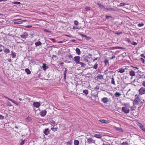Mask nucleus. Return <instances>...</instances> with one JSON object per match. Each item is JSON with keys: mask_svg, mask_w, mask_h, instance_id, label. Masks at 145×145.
I'll return each mask as SVG.
<instances>
[{"mask_svg": "<svg viewBox=\"0 0 145 145\" xmlns=\"http://www.w3.org/2000/svg\"><path fill=\"white\" fill-rule=\"evenodd\" d=\"M28 51H30L31 50H34V48L33 47H31L30 46L28 47Z\"/></svg>", "mask_w": 145, "mask_h": 145, "instance_id": "33", "label": "nucleus"}, {"mask_svg": "<svg viewBox=\"0 0 145 145\" xmlns=\"http://www.w3.org/2000/svg\"><path fill=\"white\" fill-rule=\"evenodd\" d=\"M144 25V24L143 23H140L138 24V27H140L143 26V25Z\"/></svg>", "mask_w": 145, "mask_h": 145, "instance_id": "42", "label": "nucleus"}, {"mask_svg": "<svg viewBox=\"0 0 145 145\" xmlns=\"http://www.w3.org/2000/svg\"><path fill=\"white\" fill-rule=\"evenodd\" d=\"M42 67L44 70H46L48 68V67L46 65L45 63H43Z\"/></svg>", "mask_w": 145, "mask_h": 145, "instance_id": "19", "label": "nucleus"}, {"mask_svg": "<svg viewBox=\"0 0 145 145\" xmlns=\"http://www.w3.org/2000/svg\"><path fill=\"white\" fill-rule=\"evenodd\" d=\"M26 21L25 20H22L20 21H16L14 22V24H20L23 22H25Z\"/></svg>", "mask_w": 145, "mask_h": 145, "instance_id": "14", "label": "nucleus"}, {"mask_svg": "<svg viewBox=\"0 0 145 145\" xmlns=\"http://www.w3.org/2000/svg\"><path fill=\"white\" fill-rule=\"evenodd\" d=\"M50 123L52 125H55L56 124L55 121L53 120H52L50 121Z\"/></svg>", "mask_w": 145, "mask_h": 145, "instance_id": "29", "label": "nucleus"}, {"mask_svg": "<svg viewBox=\"0 0 145 145\" xmlns=\"http://www.w3.org/2000/svg\"><path fill=\"white\" fill-rule=\"evenodd\" d=\"M72 142L70 141L69 142H67V144L68 145H71L72 144Z\"/></svg>", "mask_w": 145, "mask_h": 145, "instance_id": "46", "label": "nucleus"}, {"mask_svg": "<svg viewBox=\"0 0 145 145\" xmlns=\"http://www.w3.org/2000/svg\"><path fill=\"white\" fill-rule=\"evenodd\" d=\"M74 24L76 25H78V22L76 20H75L74 22Z\"/></svg>", "mask_w": 145, "mask_h": 145, "instance_id": "41", "label": "nucleus"}, {"mask_svg": "<svg viewBox=\"0 0 145 145\" xmlns=\"http://www.w3.org/2000/svg\"><path fill=\"white\" fill-rule=\"evenodd\" d=\"M68 57L69 58H72V56L71 55H70L68 56Z\"/></svg>", "mask_w": 145, "mask_h": 145, "instance_id": "59", "label": "nucleus"}, {"mask_svg": "<svg viewBox=\"0 0 145 145\" xmlns=\"http://www.w3.org/2000/svg\"><path fill=\"white\" fill-rule=\"evenodd\" d=\"M140 56L143 57L145 59V56H144L143 54H141L140 55Z\"/></svg>", "mask_w": 145, "mask_h": 145, "instance_id": "60", "label": "nucleus"}, {"mask_svg": "<svg viewBox=\"0 0 145 145\" xmlns=\"http://www.w3.org/2000/svg\"><path fill=\"white\" fill-rule=\"evenodd\" d=\"M47 113V111L46 110H42L41 111L40 113L39 114L40 116L42 117H44V116Z\"/></svg>", "mask_w": 145, "mask_h": 145, "instance_id": "8", "label": "nucleus"}, {"mask_svg": "<svg viewBox=\"0 0 145 145\" xmlns=\"http://www.w3.org/2000/svg\"><path fill=\"white\" fill-rule=\"evenodd\" d=\"M42 44V43L40 41H39L38 42H36L35 43V44L36 47H37L38 46H40Z\"/></svg>", "mask_w": 145, "mask_h": 145, "instance_id": "21", "label": "nucleus"}, {"mask_svg": "<svg viewBox=\"0 0 145 145\" xmlns=\"http://www.w3.org/2000/svg\"><path fill=\"white\" fill-rule=\"evenodd\" d=\"M121 145H127V142H123L121 144Z\"/></svg>", "mask_w": 145, "mask_h": 145, "instance_id": "53", "label": "nucleus"}, {"mask_svg": "<svg viewBox=\"0 0 145 145\" xmlns=\"http://www.w3.org/2000/svg\"><path fill=\"white\" fill-rule=\"evenodd\" d=\"M139 93L140 95H143L145 94V88H141L138 90Z\"/></svg>", "mask_w": 145, "mask_h": 145, "instance_id": "5", "label": "nucleus"}, {"mask_svg": "<svg viewBox=\"0 0 145 145\" xmlns=\"http://www.w3.org/2000/svg\"><path fill=\"white\" fill-rule=\"evenodd\" d=\"M142 84L143 86L144 87H145V81H143V82Z\"/></svg>", "mask_w": 145, "mask_h": 145, "instance_id": "61", "label": "nucleus"}, {"mask_svg": "<svg viewBox=\"0 0 145 145\" xmlns=\"http://www.w3.org/2000/svg\"><path fill=\"white\" fill-rule=\"evenodd\" d=\"M122 33H119L118 32H117L116 33V34L118 35H120Z\"/></svg>", "mask_w": 145, "mask_h": 145, "instance_id": "62", "label": "nucleus"}, {"mask_svg": "<svg viewBox=\"0 0 145 145\" xmlns=\"http://www.w3.org/2000/svg\"><path fill=\"white\" fill-rule=\"evenodd\" d=\"M137 124L140 128L145 133V127L142 124L138 122H136Z\"/></svg>", "mask_w": 145, "mask_h": 145, "instance_id": "3", "label": "nucleus"}, {"mask_svg": "<svg viewBox=\"0 0 145 145\" xmlns=\"http://www.w3.org/2000/svg\"><path fill=\"white\" fill-rule=\"evenodd\" d=\"M50 39L51 40V41H52L53 42H56L55 40L53 38H50Z\"/></svg>", "mask_w": 145, "mask_h": 145, "instance_id": "49", "label": "nucleus"}, {"mask_svg": "<svg viewBox=\"0 0 145 145\" xmlns=\"http://www.w3.org/2000/svg\"><path fill=\"white\" fill-rule=\"evenodd\" d=\"M25 27L26 28H31L32 27V25H29L25 26Z\"/></svg>", "mask_w": 145, "mask_h": 145, "instance_id": "44", "label": "nucleus"}, {"mask_svg": "<svg viewBox=\"0 0 145 145\" xmlns=\"http://www.w3.org/2000/svg\"><path fill=\"white\" fill-rule=\"evenodd\" d=\"M98 65V64L96 63L94 65L93 67V69H97V68Z\"/></svg>", "mask_w": 145, "mask_h": 145, "instance_id": "36", "label": "nucleus"}, {"mask_svg": "<svg viewBox=\"0 0 145 145\" xmlns=\"http://www.w3.org/2000/svg\"><path fill=\"white\" fill-rule=\"evenodd\" d=\"M110 18H111V17L110 16H106V18L107 19H109Z\"/></svg>", "mask_w": 145, "mask_h": 145, "instance_id": "57", "label": "nucleus"}, {"mask_svg": "<svg viewBox=\"0 0 145 145\" xmlns=\"http://www.w3.org/2000/svg\"><path fill=\"white\" fill-rule=\"evenodd\" d=\"M7 60L8 62H10L11 61V59H7Z\"/></svg>", "mask_w": 145, "mask_h": 145, "instance_id": "63", "label": "nucleus"}, {"mask_svg": "<svg viewBox=\"0 0 145 145\" xmlns=\"http://www.w3.org/2000/svg\"><path fill=\"white\" fill-rule=\"evenodd\" d=\"M74 145H78L79 144V141L77 140H74Z\"/></svg>", "mask_w": 145, "mask_h": 145, "instance_id": "25", "label": "nucleus"}, {"mask_svg": "<svg viewBox=\"0 0 145 145\" xmlns=\"http://www.w3.org/2000/svg\"><path fill=\"white\" fill-rule=\"evenodd\" d=\"M85 9L86 11H88L90 10L89 7H86L85 8Z\"/></svg>", "mask_w": 145, "mask_h": 145, "instance_id": "52", "label": "nucleus"}, {"mask_svg": "<svg viewBox=\"0 0 145 145\" xmlns=\"http://www.w3.org/2000/svg\"><path fill=\"white\" fill-rule=\"evenodd\" d=\"M51 130H52L54 132H55L57 131V127H55V128L52 127L51 128Z\"/></svg>", "mask_w": 145, "mask_h": 145, "instance_id": "35", "label": "nucleus"}, {"mask_svg": "<svg viewBox=\"0 0 145 145\" xmlns=\"http://www.w3.org/2000/svg\"><path fill=\"white\" fill-rule=\"evenodd\" d=\"M75 51L76 54L78 55H80V50L79 48H76L75 50Z\"/></svg>", "mask_w": 145, "mask_h": 145, "instance_id": "20", "label": "nucleus"}, {"mask_svg": "<svg viewBox=\"0 0 145 145\" xmlns=\"http://www.w3.org/2000/svg\"><path fill=\"white\" fill-rule=\"evenodd\" d=\"M50 130L48 128L45 129L43 133L46 135H47L50 133Z\"/></svg>", "mask_w": 145, "mask_h": 145, "instance_id": "9", "label": "nucleus"}, {"mask_svg": "<svg viewBox=\"0 0 145 145\" xmlns=\"http://www.w3.org/2000/svg\"><path fill=\"white\" fill-rule=\"evenodd\" d=\"M12 3L14 5H19L21 3L20 2L18 1H14Z\"/></svg>", "mask_w": 145, "mask_h": 145, "instance_id": "38", "label": "nucleus"}, {"mask_svg": "<svg viewBox=\"0 0 145 145\" xmlns=\"http://www.w3.org/2000/svg\"><path fill=\"white\" fill-rule=\"evenodd\" d=\"M97 5L100 8H101V9H103L104 10H105V7L103 5H102L99 3H97Z\"/></svg>", "mask_w": 145, "mask_h": 145, "instance_id": "16", "label": "nucleus"}, {"mask_svg": "<svg viewBox=\"0 0 145 145\" xmlns=\"http://www.w3.org/2000/svg\"><path fill=\"white\" fill-rule=\"evenodd\" d=\"M140 60H141V61L143 63H144V62H145V60L143 58H140Z\"/></svg>", "mask_w": 145, "mask_h": 145, "instance_id": "50", "label": "nucleus"}, {"mask_svg": "<svg viewBox=\"0 0 145 145\" xmlns=\"http://www.w3.org/2000/svg\"><path fill=\"white\" fill-rule=\"evenodd\" d=\"M101 101L104 103H106L108 102L109 100L107 97H104L102 99Z\"/></svg>", "mask_w": 145, "mask_h": 145, "instance_id": "13", "label": "nucleus"}, {"mask_svg": "<svg viewBox=\"0 0 145 145\" xmlns=\"http://www.w3.org/2000/svg\"><path fill=\"white\" fill-rule=\"evenodd\" d=\"M7 105L8 106H11V103H10V102H8V103H7Z\"/></svg>", "mask_w": 145, "mask_h": 145, "instance_id": "58", "label": "nucleus"}, {"mask_svg": "<svg viewBox=\"0 0 145 145\" xmlns=\"http://www.w3.org/2000/svg\"><path fill=\"white\" fill-rule=\"evenodd\" d=\"M44 30L45 32H48V33L50 32V31H48L46 29H45Z\"/></svg>", "mask_w": 145, "mask_h": 145, "instance_id": "64", "label": "nucleus"}, {"mask_svg": "<svg viewBox=\"0 0 145 145\" xmlns=\"http://www.w3.org/2000/svg\"><path fill=\"white\" fill-rule=\"evenodd\" d=\"M105 66H107L109 65V62L108 60L106 59L104 61Z\"/></svg>", "mask_w": 145, "mask_h": 145, "instance_id": "24", "label": "nucleus"}, {"mask_svg": "<svg viewBox=\"0 0 145 145\" xmlns=\"http://www.w3.org/2000/svg\"><path fill=\"white\" fill-rule=\"evenodd\" d=\"M4 47L3 45L0 44V52H1L3 49L4 50Z\"/></svg>", "mask_w": 145, "mask_h": 145, "instance_id": "31", "label": "nucleus"}, {"mask_svg": "<svg viewBox=\"0 0 145 145\" xmlns=\"http://www.w3.org/2000/svg\"><path fill=\"white\" fill-rule=\"evenodd\" d=\"M94 137H95L96 138H100V139H101L102 137V136L101 135L96 134H95L94 135Z\"/></svg>", "mask_w": 145, "mask_h": 145, "instance_id": "18", "label": "nucleus"}, {"mask_svg": "<svg viewBox=\"0 0 145 145\" xmlns=\"http://www.w3.org/2000/svg\"><path fill=\"white\" fill-rule=\"evenodd\" d=\"M126 5V4L123 3H121L120 4V6H125Z\"/></svg>", "mask_w": 145, "mask_h": 145, "instance_id": "40", "label": "nucleus"}, {"mask_svg": "<svg viewBox=\"0 0 145 145\" xmlns=\"http://www.w3.org/2000/svg\"><path fill=\"white\" fill-rule=\"evenodd\" d=\"M122 110L125 113H127V110L126 107H123L122 108Z\"/></svg>", "mask_w": 145, "mask_h": 145, "instance_id": "37", "label": "nucleus"}, {"mask_svg": "<svg viewBox=\"0 0 145 145\" xmlns=\"http://www.w3.org/2000/svg\"><path fill=\"white\" fill-rule=\"evenodd\" d=\"M131 44H132V45H136L137 44V43L133 41L131 43Z\"/></svg>", "mask_w": 145, "mask_h": 145, "instance_id": "45", "label": "nucleus"}, {"mask_svg": "<svg viewBox=\"0 0 145 145\" xmlns=\"http://www.w3.org/2000/svg\"><path fill=\"white\" fill-rule=\"evenodd\" d=\"M130 110L129 109H127V116L133 118V116H137L138 114V111H136L135 110L134 107H130Z\"/></svg>", "mask_w": 145, "mask_h": 145, "instance_id": "1", "label": "nucleus"}, {"mask_svg": "<svg viewBox=\"0 0 145 145\" xmlns=\"http://www.w3.org/2000/svg\"><path fill=\"white\" fill-rule=\"evenodd\" d=\"M25 71L27 73V74H31V72L30 70L28 68L25 69Z\"/></svg>", "mask_w": 145, "mask_h": 145, "instance_id": "27", "label": "nucleus"}, {"mask_svg": "<svg viewBox=\"0 0 145 145\" xmlns=\"http://www.w3.org/2000/svg\"><path fill=\"white\" fill-rule=\"evenodd\" d=\"M137 94L135 95V99L133 101V105L135 106H139L143 103L142 99Z\"/></svg>", "mask_w": 145, "mask_h": 145, "instance_id": "2", "label": "nucleus"}, {"mask_svg": "<svg viewBox=\"0 0 145 145\" xmlns=\"http://www.w3.org/2000/svg\"><path fill=\"white\" fill-rule=\"evenodd\" d=\"M5 98L6 99H8V100L10 101H11L13 103H14V104H16L17 105H18L17 104V103H16L14 100H12V99L9 98L8 97H5Z\"/></svg>", "mask_w": 145, "mask_h": 145, "instance_id": "15", "label": "nucleus"}, {"mask_svg": "<svg viewBox=\"0 0 145 145\" xmlns=\"http://www.w3.org/2000/svg\"><path fill=\"white\" fill-rule=\"evenodd\" d=\"M125 69L122 68H121L118 70V72L121 73H123L125 72Z\"/></svg>", "mask_w": 145, "mask_h": 145, "instance_id": "22", "label": "nucleus"}, {"mask_svg": "<svg viewBox=\"0 0 145 145\" xmlns=\"http://www.w3.org/2000/svg\"><path fill=\"white\" fill-rule=\"evenodd\" d=\"M4 116L0 114V120H3L4 119Z\"/></svg>", "mask_w": 145, "mask_h": 145, "instance_id": "48", "label": "nucleus"}, {"mask_svg": "<svg viewBox=\"0 0 145 145\" xmlns=\"http://www.w3.org/2000/svg\"><path fill=\"white\" fill-rule=\"evenodd\" d=\"M88 57H85L84 59V61L86 62H88Z\"/></svg>", "mask_w": 145, "mask_h": 145, "instance_id": "39", "label": "nucleus"}, {"mask_svg": "<svg viewBox=\"0 0 145 145\" xmlns=\"http://www.w3.org/2000/svg\"><path fill=\"white\" fill-rule=\"evenodd\" d=\"M78 64H80L81 66V67H84L85 64L82 62H80L78 63Z\"/></svg>", "mask_w": 145, "mask_h": 145, "instance_id": "34", "label": "nucleus"}, {"mask_svg": "<svg viewBox=\"0 0 145 145\" xmlns=\"http://www.w3.org/2000/svg\"><path fill=\"white\" fill-rule=\"evenodd\" d=\"M87 142L88 144H90L92 143H95V141L93 140L92 138H87Z\"/></svg>", "mask_w": 145, "mask_h": 145, "instance_id": "6", "label": "nucleus"}, {"mask_svg": "<svg viewBox=\"0 0 145 145\" xmlns=\"http://www.w3.org/2000/svg\"><path fill=\"white\" fill-rule=\"evenodd\" d=\"M21 20V19H20V18H18V19H14L13 20V21H18V20Z\"/></svg>", "mask_w": 145, "mask_h": 145, "instance_id": "54", "label": "nucleus"}, {"mask_svg": "<svg viewBox=\"0 0 145 145\" xmlns=\"http://www.w3.org/2000/svg\"><path fill=\"white\" fill-rule=\"evenodd\" d=\"M4 52L5 53H8L10 52V50L6 48L4 50Z\"/></svg>", "mask_w": 145, "mask_h": 145, "instance_id": "28", "label": "nucleus"}, {"mask_svg": "<svg viewBox=\"0 0 145 145\" xmlns=\"http://www.w3.org/2000/svg\"><path fill=\"white\" fill-rule=\"evenodd\" d=\"M11 54H10V55L12 56V57L13 58H14L16 56V53L13 51L11 52Z\"/></svg>", "mask_w": 145, "mask_h": 145, "instance_id": "17", "label": "nucleus"}, {"mask_svg": "<svg viewBox=\"0 0 145 145\" xmlns=\"http://www.w3.org/2000/svg\"><path fill=\"white\" fill-rule=\"evenodd\" d=\"M80 35L83 38H85L86 37V35H83L82 34H80Z\"/></svg>", "mask_w": 145, "mask_h": 145, "instance_id": "56", "label": "nucleus"}, {"mask_svg": "<svg viewBox=\"0 0 145 145\" xmlns=\"http://www.w3.org/2000/svg\"><path fill=\"white\" fill-rule=\"evenodd\" d=\"M83 93L86 95H87L88 93V90H84L83 91Z\"/></svg>", "mask_w": 145, "mask_h": 145, "instance_id": "32", "label": "nucleus"}, {"mask_svg": "<svg viewBox=\"0 0 145 145\" xmlns=\"http://www.w3.org/2000/svg\"><path fill=\"white\" fill-rule=\"evenodd\" d=\"M105 11L106 12L107 11H116L115 9L113 8H105Z\"/></svg>", "mask_w": 145, "mask_h": 145, "instance_id": "12", "label": "nucleus"}, {"mask_svg": "<svg viewBox=\"0 0 145 145\" xmlns=\"http://www.w3.org/2000/svg\"><path fill=\"white\" fill-rule=\"evenodd\" d=\"M99 121L101 123H109V121L108 120L101 119Z\"/></svg>", "mask_w": 145, "mask_h": 145, "instance_id": "11", "label": "nucleus"}, {"mask_svg": "<svg viewBox=\"0 0 145 145\" xmlns=\"http://www.w3.org/2000/svg\"><path fill=\"white\" fill-rule=\"evenodd\" d=\"M66 70H65L64 74V78L65 79L66 78Z\"/></svg>", "mask_w": 145, "mask_h": 145, "instance_id": "55", "label": "nucleus"}, {"mask_svg": "<svg viewBox=\"0 0 145 145\" xmlns=\"http://www.w3.org/2000/svg\"><path fill=\"white\" fill-rule=\"evenodd\" d=\"M130 74L131 76H134L135 75V72L134 71H130Z\"/></svg>", "mask_w": 145, "mask_h": 145, "instance_id": "23", "label": "nucleus"}, {"mask_svg": "<svg viewBox=\"0 0 145 145\" xmlns=\"http://www.w3.org/2000/svg\"><path fill=\"white\" fill-rule=\"evenodd\" d=\"M40 105V104L38 102H34L33 103V106L36 108H39Z\"/></svg>", "mask_w": 145, "mask_h": 145, "instance_id": "10", "label": "nucleus"}, {"mask_svg": "<svg viewBox=\"0 0 145 145\" xmlns=\"http://www.w3.org/2000/svg\"><path fill=\"white\" fill-rule=\"evenodd\" d=\"M85 39L87 40H88L90 39V37H87L86 35V37L84 38Z\"/></svg>", "mask_w": 145, "mask_h": 145, "instance_id": "47", "label": "nucleus"}, {"mask_svg": "<svg viewBox=\"0 0 145 145\" xmlns=\"http://www.w3.org/2000/svg\"><path fill=\"white\" fill-rule=\"evenodd\" d=\"M25 143V140H22L20 142V145H23Z\"/></svg>", "mask_w": 145, "mask_h": 145, "instance_id": "43", "label": "nucleus"}, {"mask_svg": "<svg viewBox=\"0 0 145 145\" xmlns=\"http://www.w3.org/2000/svg\"><path fill=\"white\" fill-rule=\"evenodd\" d=\"M73 59L76 64H78L80 61V57L79 56H75Z\"/></svg>", "mask_w": 145, "mask_h": 145, "instance_id": "4", "label": "nucleus"}, {"mask_svg": "<svg viewBox=\"0 0 145 145\" xmlns=\"http://www.w3.org/2000/svg\"><path fill=\"white\" fill-rule=\"evenodd\" d=\"M20 36L21 38L25 39L28 37V35L27 33L25 32L23 34L20 35Z\"/></svg>", "mask_w": 145, "mask_h": 145, "instance_id": "7", "label": "nucleus"}, {"mask_svg": "<svg viewBox=\"0 0 145 145\" xmlns=\"http://www.w3.org/2000/svg\"><path fill=\"white\" fill-rule=\"evenodd\" d=\"M78 29V27L77 26H74L72 28L73 29Z\"/></svg>", "mask_w": 145, "mask_h": 145, "instance_id": "51", "label": "nucleus"}, {"mask_svg": "<svg viewBox=\"0 0 145 145\" xmlns=\"http://www.w3.org/2000/svg\"><path fill=\"white\" fill-rule=\"evenodd\" d=\"M111 83L112 84H114V85H116L115 84V82L114 78L113 77L111 79Z\"/></svg>", "mask_w": 145, "mask_h": 145, "instance_id": "30", "label": "nucleus"}, {"mask_svg": "<svg viewBox=\"0 0 145 145\" xmlns=\"http://www.w3.org/2000/svg\"><path fill=\"white\" fill-rule=\"evenodd\" d=\"M121 95V94L120 93L118 92H116L115 94V96L117 97H120Z\"/></svg>", "mask_w": 145, "mask_h": 145, "instance_id": "26", "label": "nucleus"}]
</instances>
